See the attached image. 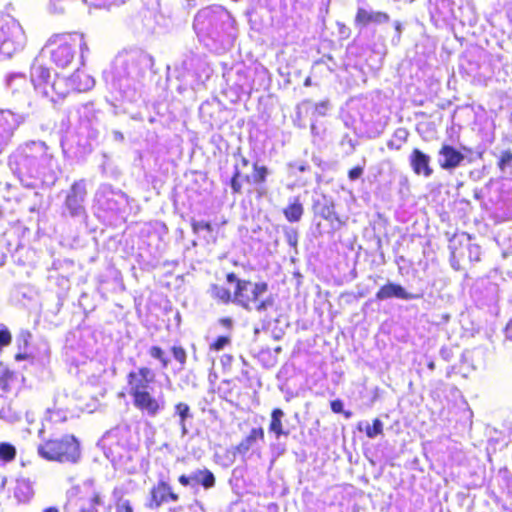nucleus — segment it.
I'll return each mask as SVG.
<instances>
[{
	"instance_id": "37998d69",
	"label": "nucleus",
	"mask_w": 512,
	"mask_h": 512,
	"mask_svg": "<svg viewBox=\"0 0 512 512\" xmlns=\"http://www.w3.org/2000/svg\"><path fill=\"white\" fill-rule=\"evenodd\" d=\"M330 406H331V410L334 413H342L343 412L346 418H350L352 415V413L349 411L344 412V410H343L344 404L340 399L333 400L331 402Z\"/></svg>"
},
{
	"instance_id": "423d86ee",
	"label": "nucleus",
	"mask_w": 512,
	"mask_h": 512,
	"mask_svg": "<svg viewBox=\"0 0 512 512\" xmlns=\"http://www.w3.org/2000/svg\"><path fill=\"white\" fill-rule=\"evenodd\" d=\"M226 281L229 284H235L233 293V303L247 309L258 312L266 311L272 306L271 298L261 300V296L268 290L266 282L252 283L249 280H242L233 272L226 275Z\"/></svg>"
},
{
	"instance_id": "de8ad7c7",
	"label": "nucleus",
	"mask_w": 512,
	"mask_h": 512,
	"mask_svg": "<svg viewBox=\"0 0 512 512\" xmlns=\"http://www.w3.org/2000/svg\"><path fill=\"white\" fill-rule=\"evenodd\" d=\"M394 25V30H395V35L392 37V44L393 45H397L399 42H400V39H401V34H402V23L398 20L394 21L393 23Z\"/></svg>"
},
{
	"instance_id": "13d9d810",
	"label": "nucleus",
	"mask_w": 512,
	"mask_h": 512,
	"mask_svg": "<svg viewBox=\"0 0 512 512\" xmlns=\"http://www.w3.org/2000/svg\"><path fill=\"white\" fill-rule=\"evenodd\" d=\"M41 512H60L57 507L50 506L45 509H43Z\"/></svg>"
},
{
	"instance_id": "1a4fd4ad",
	"label": "nucleus",
	"mask_w": 512,
	"mask_h": 512,
	"mask_svg": "<svg viewBox=\"0 0 512 512\" xmlns=\"http://www.w3.org/2000/svg\"><path fill=\"white\" fill-rule=\"evenodd\" d=\"M104 506V496L101 489L95 486L94 480L87 479L81 488H73L68 493L64 506L65 512H99Z\"/></svg>"
},
{
	"instance_id": "052dcab7",
	"label": "nucleus",
	"mask_w": 512,
	"mask_h": 512,
	"mask_svg": "<svg viewBox=\"0 0 512 512\" xmlns=\"http://www.w3.org/2000/svg\"><path fill=\"white\" fill-rule=\"evenodd\" d=\"M221 323H222L223 325L227 326V327H230V326H231V324H232V321H231V319H229V318H224V319H221Z\"/></svg>"
},
{
	"instance_id": "0eeeda50",
	"label": "nucleus",
	"mask_w": 512,
	"mask_h": 512,
	"mask_svg": "<svg viewBox=\"0 0 512 512\" xmlns=\"http://www.w3.org/2000/svg\"><path fill=\"white\" fill-rule=\"evenodd\" d=\"M46 47H53L50 50L52 62L60 68L68 67L74 60L77 51L80 52L81 64L85 53L89 51L82 33L53 35L46 43Z\"/></svg>"
},
{
	"instance_id": "72a5a7b5",
	"label": "nucleus",
	"mask_w": 512,
	"mask_h": 512,
	"mask_svg": "<svg viewBox=\"0 0 512 512\" xmlns=\"http://www.w3.org/2000/svg\"><path fill=\"white\" fill-rule=\"evenodd\" d=\"M17 454L16 447L9 442L0 443V460L8 463L12 462Z\"/></svg>"
},
{
	"instance_id": "f3484780",
	"label": "nucleus",
	"mask_w": 512,
	"mask_h": 512,
	"mask_svg": "<svg viewBox=\"0 0 512 512\" xmlns=\"http://www.w3.org/2000/svg\"><path fill=\"white\" fill-rule=\"evenodd\" d=\"M118 434V430L109 431L103 436L100 442L105 456L111 462L120 461L127 452L126 441L120 440Z\"/></svg>"
},
{
	"instance_id": "4d7b16f0",
	"label": "nucleus",
	"mask_w": 512,
	"mask_h": 512,
	"mask_svg": "<svg viewBox=\"0 0 512 512\" xmlns=\"http://www.w3.org/2000/svg\"><path fill=\"white\" fill-rule=\"evenodd\" d=\"M113 3V0H95L94 5L96 7H108Z\"/></svg>"
},
{
	"instance_id": "0e129e2a",
	"label": "nucleus",
	"mask_w": 512,
	"mask_h": 512,
	"mask_svg": "<svg viewBox=\"0 0 512 512\" xmlns=\"http://www.w3.org/2000/svg\"><path fill=\"white\" fill-rule=\"evenodd\" d=\"M64 84H65V82L61 86H57V90L58 91H65L67 93V90L64 89Z\"/></svg>"
},
{
	"instance_id": "69168bd1",
	"label": "nucleus",
	"mask_w": 512,
	"mask_h": 512,
	"mask_svg": "<svg viewBox=\"0 0 512 512\" xmlns=\"http://www.w3.org/2000/svg\"><path fill=\"white\" fill-rule=\"evenodd\" d=\"M316 131V126L315 124H311V132L314 134Z\"/></svg>"
},
{
	"instance_id": "2f4dec72",
	"label": "nucleus",
	"mask_w": 512,
	"mask_h": 512,
	"mask_svg": "<svg viewBox=\"0 0 512 512\" xmlns=\"http://www.w3.org/2000/svg\"><path fill=\"white\" fill-rule=\"evenodd\" d=\"M409 132L406 128H397L390 139L387 142V147L391 150H400L402 145L407 141Z\"/></svg>"
},
{
	"instance_id": "c756f323",
	"label": "nucleus",
	"mask_w": 512,
	"mask_h": 512,
	"mask_svg": "<svg viewBox=\"0 0 512 512\" xmlns=\"http://www.w3.org/2000/svg\"><path fill=\"white\" fill-rule=\"evenodd\" d=\"M269 174H270V171L266 166L259 165L258 162H255L253 164L252 174L246 175L245 180L248 183H251L254 185H260L266 181Z\"/></svg>"
},
{
	"instance_id": "6e6552de",
	"label": "nucleus",
	"mask_w": 512,
	"mask_h": 512,
	"mask_svg": "<svg viewBox=\"0 0 512 512\" xmlns=\"http://www.w3.org/2000/svg\"><path fill=\"white\" fill-rule=\"evenodd\" d=\"M38 454L48 461L77 463L80 459V444L73 435L49 439L38 445Z\"/></svg>"
},
{
	"instance_id": "bf43d9fd",
	"label": "nucleus",
	"mask_w": 512,
	"mask_h": 512,
	"mask_svg": "<svg viewBox=\"0 0 512 512\" xmlns=\"http://www.w3.org/2000/svg\"><path fill=\"white\" fill-rule=\"evenodd\" d=\"M177 512H195L194 505H190L187 509L179 508Z\"/></svg>"
},
{
	"instance_id": "cd10ccee",
	"label": "nucleus",
	"mask_w": 512,
	"mask_h": 512,
	"mask_svg": "<svg viewBox=\"0 0 512 512\" xmlns=\"http://www.w3.org/2000/svg\"><path fill=\"white\" fill-rule=\"evenodd\" d=\"M264 438V431L261 427L259 428H253L249 435L243 439L238 446L236 447L238 453L245 455L253 446V444L256 442L257 439H263Z\"/></svg>"
},
{
	"instance_id": "5fc2aeb1",
	"label": "nucleus",
	"mask_w": 512,
	"mask_h": 512,
	"mask_svg": "<svg viewBox=\"0 0 512 512\" xmlns=\"http://www.w3.org/2000/svg\"><path fill=\"white\" fill-rule=\"evenodd\" d=\"M233 357L229 354H224L223 356H221L220 358V362L222 364L223 367H229L231 366L232 362H233Z\"/></svg>"
},
{
	"instance_id": "a878e982",
	"label": "nucleus",
	"mask_w": 512,
	"mask_h": 512,
	"mask_svg": "<svg viewBox=\"0 0 512 512\" xmlns=\"http://www.w3.org/2000/svg\"><path fill=\"white\" fill-rule=\"evenodd\" d=\"M285 413L280 408H275L271 412V420L269 424V432L275 435L276 439H279L281 436H288L290 431L284 429L283 418Z\"/></svg>"
},
{
	"instance_id": "e433bc0d",
	"label": "nucleus",
	"mask_w": 512,
	"mask_h": 512,
	"mask_svg": "<svg viewBox=\"0 0 512 512\" xmlns=\"http://www.w3.org/2000/svg\"><path fill=\"white\" fill-rule=\"evenodd\" d=\"M367 437L373 439L377 437L378 435L382 434L383 432V423L380 419L376 418L373 421L372 425H369L367 423L366 429H365Z\"/></svg>"
},
{
	"instance_id": "a19ab883",
	"label": "nucleus",
	"mask_w": 512,
	"mask_h": 512,
	"mask_svg": "<svg viewBox=\"0 0 512 512\" xmlns=\"http://www.w3.org/2000/svg\"><path fill=\"white\" fill-rule=\"evenodd\" d=\"M240 176H241V173H240L238 167L235 166L234 174L230 180V187H231L233 193H236V194L241 193V189H242V185L239 181Z\"/></svg>"
},
{
	"instance_id": "3c124183",
	"label": "nucleus",
	"mask_w": 512,
	"mask_h": 512,
	"mask_svg": "<svg viewBox=\"0 0 512 512\" xmlns=\"http://www.w3.org/2000/svg\"><path fill=\"white\" fill-rule=\"evenodd\" d=\"M116 509L117 512H133V508L128 500H120Z\"/></svg>"
},
{
	"instance_id": "e2e57ef3",
	"label": "nucleus",
	"mask_w": 512,
	"mask_h": 512,
	"mask_svg": "<svg viewBox=\"0 0 512 512\" xmlns=\"http://www.w3.org/2000/svg\"><path fill=\"white\" fill-rule=\"evenodd\" d=\"M241 162H242L243 166H247L249 163V161L245 157L241 158Z\"/></svg>"
},
{
	"instance_id": "39448f33",
	"label": "nucleus",
	"mask_w": 512,
	"mask_h": 512,
	"mask_svg": "<svg viewBox=\"0 0 512 512\" xmlns=\"http://www.w3.org/2000/svg\"><path fill=\"white\" fill-rule=\"evenodd\" d=\"M77 114L79 124L76 131V139L74 137H65L61 141V146L65 154L71 153L74 156H83L92 151L101 135L102 124L92 103L81 105Z\"/></svg>"
},
{
	"instance_id": "f257e3e1",
	"label": "nucleus",
	"mask_w": 512,
	"mask_h": 512,
	"mask_svg": "<svg viewBox=\"0 0 512 512\" xmlns=\"http://www.w3.org/2000/svg\"><path fill=\"white\" fill-rule=\"evenodd\" d=\"M8 165L12 173L26 187H52L59 166L51 148L41 140H29L17 146L10 154Z\"/></svg>"
},
{
	"instance_id": "20e7f679",
	"label": "nucleus",
	"mask_w": 512,
	"mask_h": 512,
	"mask_svg": "<svg viewBox=\"0 0 512 512\" xmlns=\"http://www.w3.org/2000/svg\"><path fill=\"white\" fill-rule=\"evenodd\" d=\"M193 28L199 40L210 51L220 53L232 44L233 20L221 6H210L198 11Z\"/></svg>"
},
{
	"instance_id": "603ef678",
	"label": "nucleus",
	"mask_w": 512,
	"mask_h": 512,
	"mask_svg": "<svg viewBox=\"0 0 512 512\" xmlns=\"http://www.w3.org/2000/svg\"><path fill=\"white\" fill-rule=\"evenodd\" d=\"M289 167L291 169H295V170H297L299 172H302V173L306 172L309 169V165L306 164L303 161H299V162H295V163H290Z\"/></svg>"
},
{
	"instance_id": "a211bd4d",
	"label": "nucleus",
	"mask_w": 512,
	"mask_h": 512,
	"mask_svg": "<svg viewBox=\"0 0 512 512\" xmlns=\"http://www.w3.org/2000/svg\"><path fill=\"white\" fill-rule=\"evenodd\" d=\"M466 159L467 157L464 153L449 144H443L438 151L437 161L439 166L449 172L462 166Z\"/></svg>"
},
{
	"instance_id": "ddd939ff",
	"label": "nucleus",
	"mask_w": 512,
	"mask_h": 512,
	"mask_svg": "<svg viewBox=\"0 0 512 512\" xmlns=\"http://www.w3.org/2000/svg\"><path fill=\"white\" fill-rule=\"evenodd\" d=\"M95 202L99 210L111 216L123 213L128 205L127 196L109 184H102L96 191Z\"/></svg>"
},
{
	"instance_id": "393cba45",
	"label": "nucleus",
	"mask_w": 512,
	"mask_h": 512,
	"mask_svg": "<svg viewBox=\"0 0 512 512\" xmlns=\"http://www.w3.org/2000/svg\"><path fill=\"white\" fill-rule=\"evenodd\" d=\"M283 214L286 220L291 223L301 220L304 214V207L299 196L289 198L288 205L283 209Z\"/></svg>"
},
{
	"instance_id": "f8f14e48",
	"label": "nucleus",
	"mask_w": 512,
	"mask_h": 512,
	"mask_svg": "<svg viewBox=\"0 0 512 512\" xmlns=\"http://www.w3.org/2000/svg\"><path fill=\"white\" fill-rule=\"evenodd\" d=\"M26 43L25 31L15 19L5 22L0 27V56L10 58L22 51Z\"/></svg>"
},
{
	"instance_id": "c03bdc74",
	"label": "nucleus",
	"mask_w": 512,
	"mask_h": 512,
	"mask_svg": "<svg viewBox=\"0 0 512 512\" xmlns=\"http://www.w3.org/2000/svg\"><path fill=\"white\" fill-rule=\"evenodd\" d=\"M341 145L343 147H348V150L346 151L347 154H351L355 151L356 148V142L348 135L345 134L341 139Z\"/></svg>"
},
{
	"instance_id": "7ed1b4c3",
	"label": "nucleus",
	"mask_w": 512,
	"mask_h": 512,
	"mask_svg": "<svg viewBox=\"0 0 512 512\" xmlns=\"http://www.w3.org/2000/svg\"><path fill=\"white\" fill-rule=\"evenodd\" d=\"M4 83L12 108L0 109V154L9 146L18 127L27 120L32 107L31 83L24 73H8Z\"/></svg>"
},
{
	"instance_id": "b1692460",
	"label": "nucleus",
	"mask_w": 512,
	"mask_h": 512,
	"mask_svg": "<svg viewBox=\"0 0 512 512\" xmlns=\"http://www.w3.org/2000/svg\"><path fill=\"white\" fill-rule=\"evenodd\" d=\"M431 157L418 148L412 150L409 156V163L416 175H423L428 178L433 174L430 166Z\"/></svg>"
},
{
	"instance_id": "aec40b11",
	"label": "nucleus",
	"mask_w": 512,
	"mask_h": 512,
	"mask_svg": "<svg viewBox=\"0 0 512 512\" xmlns=\"http://www.w3.org/2000/svg\"><path fill=\"white\" fill-rule=\"evenodd\" d=\"M178 481L185 487L194 488L201 485L205 489L213 488L216 482L214 474L206 468L194 470L188 475L183 474L179 476Z\"/></svg>"
},
{
	"instance_id": "09e8293b",
	"label": "nucleus",
	"mask_w": 512,
	"mask_h": 512,
	"mask_svg": "<svg viewBox=\"0 0 512 512\" xmlns=\"http://www.w3.org/2000/svg\"><path fill=\"white\" fill-rule=\"evenodd\" d=\"M329 101H321L315 105V113L318 116H325L329 110Z\"/></svg>"
},
{
	"instance_id": "7c9ffc66",
	"label": "nucleus",
	"mask_w": 512,
	"mask_h": 512,
	"mask_svg": "<svg viewBox=\"0 0 512 512\" xmlns=\"http://www.w3.org/2000/svg\"><path fill=\"white\" fill-rule=\"evenodd\" d=\"M208 292L213 299L220 303L228 304L229 302H233V294L224 286L211 284Z\"/></svg>"
},
{
	"instance_id": "c85d7f7f",
	"label": "nucleus",
	"mask_w": 512,
	"mask_h": 512,
	"mask_svg": "<svg viewBox=\"0 0 512 512\" xmlns=\"http://www.w3.org/2000/svg\"><path fill=\"white\" fill-rule=\"evenodd\" d=\"M70 81L74 88L78 91H87L91 89L95 84V81L91 76L82 71H79L78 69L72 75Z\"/></svg>"
},
{
	"instance_id": "412c9836",
	"label": "nucleus",
	"mask_w": 512,
	"mask_h": 512,
	"mask_svg": "<svg viewBox=\"0 0 512 512\" xmlns=\"http://www.w3.org/2000/svg\"><path fill=\"white\" fill-rule=\"evenodd\" d=\"M375 297L378 301L392 298L409 301L419 299L421 295L408 292L402 285L389 281L377 291Z\"/></svg>"
},
{
	"instance_id": "6e6d98bb",
	"label": "nucleus",
	"mask_w": 512,
	"mask_h": 512,
	"mask_svg": "<svg viewBox=\"0 0 512 512\" xmlns=\"http://www.w3.org/2000/svg\"><path fill=\"white\" fill-rule=\"evenodd\" d=\"M441 7L437 6L438 10L444 9V10H450L451 6L453 4L452 0H440Z\"/></svg>"
},
{
	"instance_id": "4468645a",
	"label": "nucleus",
	"mask_w": 512,
	"mask_h": 512,
	"mask_svg": "<svg viewBox=\"0 0 512 512\" xmlns=\"http://www.w3.org/2000/svg\"><path fill=\"white\" fill-rule=\"evenodd\" d=\"M86 196V180L80 179L73 182L70 188L65 192L63 215H69L72 218H84L86 216Z\"/></svg>"
},
{
	"instance_id": "f704fd0d",
	"label": "nucleus",
	"mask_w": 512,
	"mask_h": 512,
	"mask_svg": "<svg viewBox=\"0 0 512 512\" xmlns=\"http://www.w3.org/2000/svg\"><path fill=\"white\" fill-rule=\"evenodd\" d=\"M497 165L502 173H512V152L510 150L503 151Z\"/></svg>"
},
{
	"instance_id": "dca6fc26",
	"label": "nucleus",
	"mask_w": 512,
	"mask_h": 512,
	"mask_svg": "<svg viewBox=\"0 0 512 512\" xmlns=\"http://www.w3.org/2000/svg\"><path fill=\"white\" fill-rule=\"evenodd\" d=\"M155 380V373L151 368L139 367L130 371L127 375L128 394L133 397L142 392L153 390L152 383Z\"/></svg>"
},
{
	"instance_id": "6ab92c4d",
	"label": "nucleus",
	"mask_w": 512,
	"mask_h": 512,
	"mask_svg": "<svg viewBox=\"0 0 512 512\" xmlns=\"http://www.w3.org/2000/svg\"><path fill=\"white\" fill-rule=\"evenodd\" d=\"M178 500L179 496L173 492L170 484L165 480L160 479L150 491L148 507L151 509H157L163 504L168 502H177Z\"/></svg>"
},
{
	"instance_id": "ea45409f",
	"label": "nucleus",
	"mask_w": 512,
	"mask_h": 512,
	"mask_svg": "<svg viewBox=\"0 0 512 512\" xmlns=\"http://www.w3.org/2000/svg\"><path fill=\"white\" fill-rule=\"evenodd\" d=\"M284 236L291 247H296L298 243V231L295 228H287L284 231Z\"/></svg>"
},
{
	"instance_id": "2eb2a0df",
	"label": "nucleus",
	"mask_w": 512,
	"mask_h": 512,
	"mask_svg": "<svg viewBox=\"0 0 512 512\" xmlns=\"http://www.w3.org/2000/svg\"><path fill=\"white\" fill-rule=\"evenodd\" d=\"M131 398L134 407L138 409L143 415H147L148 417H156L162 411H164L166 407V400L164 395L160 393L158 396H154L152 394V390L142 392Z\"/></svg>"
},
{
	"instance_id": "f03ea898",
	"label": "nucleus",
	"mask_w": 512,
	"mask_h": 512,
	"mask_svg": "<svg viewBox=\"0 0 512 512\" xmlns=\"http://www.w3.org/2000/svg\"><path fill=\"white\" fill-rule=\"evenodd\" d=\"M153 57L141 50L133 49L119 53L112 65L109 75L105 76L113 92L130 103L142 99L146 93L151 77L156 72L153 70Z\"/></svg>"
},
{
	"instance_id": "9b49d317",
	"label": "nucleus",
	"mask_w": 512,
	"mask_h": 512,
	"mask_svg": "<svg viewBox=\"0 0 512 512\" xmlns=\"http://www.w3.org/2000/svg\"><path fill=\"white\" fill-rule=\"evenodd\" d=\"M206 71V63L201 56L189 52L183 55L181 61L174 66L173 74L185 86L196 90L203 84L202 73Z\"/></svg>"
},
{
	"instance_id": "864d4df0",
	"label": "nucleus",
	"mask_w": 512,
	"mask_h": 512,
	"mask_svg": "<svg viewBox=\"0 0 512 512\" xmlns=\"http://www.w3.org/2000/svg\"><path fill=\"white\" fill-rule=\"evenodd\" d=\"M293 122H294V125L299 128H305V126H306L301 118V107L300 106L297 107L296 115H295V118L293 119Z\"/></svg>"
},
{
	"instance_id": "58836bf2",
	"label": "nucleus",
	"mask_w": 512,
	"mask_h": 512,
	"mask_svg": "<svg viewBox=\"0 0 512 512\" xmlns=\"http://www.w3.org/2000/svg\"><path fill=\"white\" fill-rule=\"evenodd\" d=\"M191 226L194 233H199L202 230H205L208 233H211L213 231L211 223L204 220H192Z\"/></svg>"
},
{
	"instance_id": "c9c22d12",
	"label": "nucleus",
	"mask_w": 512,
	"mask_h": 512,
	"mask_svg": "<svg viewBox=\"0 0 512 512\" xmlns=\"http://www.w3.org/2000/svg\"><path fill=\"white\" fill-rule=\"evenodd\" d=\"M148 352L152 358L157 359L161 363L162 369L168 367L170 360L161 347L151 346Z\"/></svg>"
},
{
	"instance_id": "a18cd8bd",
	"label": "nucleus",
	"mask_w": 512,
	"mask_h": 512,
	"mask_svg": "<svg viewBox=\"0 0 512 512\" xmlns=\"http://www.w3.org/2000/svg\"><path fill=\"white\" fill-rule=\"evenodd\" d=\"M0 419L13 423L17 421L19 417L17 416V414L12 413L10 409L2 408L0 410Z\"/></svg>"
},
{
	"instance_id": "8fccbe9b",
	"label": "nucleus",
	"mask_w": 512,
	"mask_h": 512,
	"mask_svg": "<svg viewBox=\"0 0 512 512\" xmlns=\"http://www.w3.org/2000/svg\"><path fill=\"white\" fill-rule=\"evenodd\" d=\"M364 173V167L363 166H356L349 170L348 177L351 181H355L359 179Z\"/></svg>"
},
{
	"instance_id": "79ce46f5",
	"label": "nucleus",
	"mask_w": 512,
	"mask_h": 512,
	"mask_svg": "<svg viewBox=\"0 0 512 512\" xmlns=\"http://www.w3.org/2000/svg\"><path fill=\"white\" fill-rule=\"evenodd\" d=\"M11 333L6 326L0 324V347L7 346L11 343Z\"/></svg>"
},
{
	"instance_id": "4be33fe9",
	"label": "nucleus",
	"mask_w": 512,
	"mask_h": 512,
	"mask_svg": "<svg viewBox=\"0 0 512 512\" xmlns=\"http://www.w3.org/2000/svg\"><path fill=\"white\" fill-rule=\"evenodd\" d=\"M313 211L316 216L329 221L332 225L334 222L338 223V227L342 225V221L335 211V203L331 197L321 195L315 199L313 202Z\"/></svg>"
},
{
	"instance_id": "9d476101",
	"label": "nucleus",
	"mask_w": 512,
	"mask_h": 512,
	"mask_svg": "<svg viewBox=\"0 0 512 512\" xmlns=\"http://www.w3.org/2000/svg\"><path fill=\"white\" fill-rule=\"evenodd\" d=\"M29 81L34 86L35 91L40 93L43 97L49 98L52 102H56L57 98L66 96L65 91L57 90V86H61L65 82V79L55 75L54 80L51 81L50 69L40 63L38 58L34 60L31 66Z\"/></svg>"
},
{
	"instance_id": "bb28decb",
	"label": "nucleus",
	"mask_w": 512,
	"mask_h": 512,
	"mask_svg": "<svg viewBox=\"0 0 512 512\" xmlns=\"http://www.w3.org/2000/svg\"><path fill=\"white\" fill-rule=\"evenodd\" d=\"M174 416L178 417V424L181 429L182 436L188 434L187 422L193 419L190 406L187 403L179 402L174 406Z\"/></svg>"
},
{
	"instance_id": "4c0bfd02",
	"label": "nucleus",
	"mask_w": 512,
	"mask_h": 512,
	"mask_svg": "<svg viewBox=\"0 0 512 512\" xmlns=\"http://www.w3.org/2000/svg\"><path fill=\"white\" fill-rule=\"evenodd\" d=\"M174 359L180 364V370L184 369L187 359L186 351L181 346H173L171 348Z\"/></svg>"
},
{
	"instance_id": "473e14b6",
	"label": "nucleus",
	"mask_w": 512,
	"mask_h": 512,
	"mask_svg": "<svg viewBox=\"0 0 512 512\" xmlns=\"http://www.w3.org/2000/svg\"><path fill=\"white\" fill-rule=\"evenodd\" d=\"M33 494L34 491L32 485L28 480L22 479L17 482L15 495L20 501H29L32 498Z\"/></svg>"
},
{
	"instance_id": "774afa93",
	"label": "nucleus",
	"mask_w": 512,
	"mask_h": 512,
	"mask_svg": "<svg viewBox=\"0 0 512 512\" xmlns=\"http://www.w3.org/2000/svg\"><path fill=\"white\" fill-rule=\"evenodd\" d=\"M462 149H463L464 151H466V152H471V149H470V148H468V147L463 146V147H462Z\"/></svg>"
},
{
	"instance_id": "5701e85b",
	"label": "nucleus",
	"mask_w": 512,
	"mask_h": 512,
	"mask_svg": "<svg viewBox=\"0 0 512 512\" xmlns=\"http://www.w3.org/2000/svg\"><path fill=\"white\" fill-rule=\"evenodd\" d=\"M390 17L387 13L381 11H374L365 7H358L355 16V25L363 28L370 24L381 25L388 23Z\"/></svg>"
},
{
	"instance_id": "680f3d73",
	"label": "nucleus",
	"mask_w": 512,
	"mask_h": 512,
	"mask_svg": "<svg viewBox=\"0 0 512 512\" xmlns=\"http://www.w3.org/2000/svg\"><path fill=\"white\" fill-rule=\"evenodd\" d=\"M427 367L429 370H434L435 369V363L434 361H429L428 364H427Z\"/></svg>"
},
{
	"instance_id": "338daca9",
	"label": "nucleus",
	"mask_w": 512,
	"mask_h": 512,
	"mask_svg": "<svg viewBox=\"0 0 512 512\" xmlns=\"http://www.w3.org/2000/svg\"><path fill=\"white\" fill-rule=\"evenodd\" d=\"M195 505L199 506L201 510H204L203 505L199 501H196Z\"/></svg>"
},
{
	"instance_id": "49530a36",
	"label": "nucleus",
	"mask_w": 512,
	"mask_h": 512,
	"mask_svg": "<svg viewBox=\"0 0 512 512\" xmlns=\"http://www.w3.org/2000/svg\"><path fill=\"white\" fill-rule=\"evenodd\" d=\"M229 338L227 336H219L212 344H211V349L213 350H216V351H220L222 350L228 343H229Z\"/></svg>"
}]
</instances>
